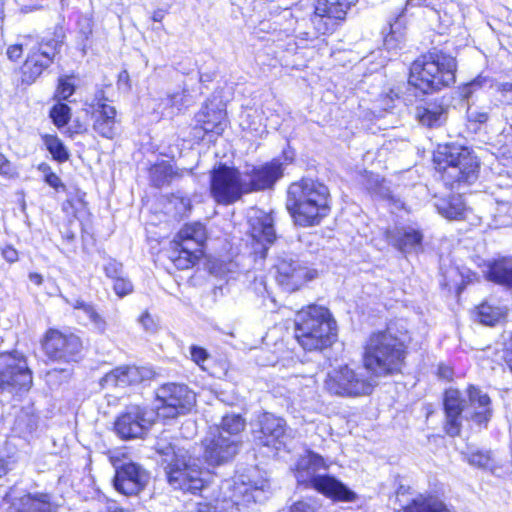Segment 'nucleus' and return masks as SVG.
Instances as JSON below:
<instances>
[{"mask_svg":"<svg viewBox=\"0 0 512 512\" xmlns=\"http://www.w3.org/2000/svg\"><path fill=\"white\" fill-rule=\"evenodd\" d=\"M406 356L405 334H398L392 326L372 333L364 345V369L375 378L401 372Z\"/></svg>","mask_w":512,"mask_h":512,"instance_id":"nucleus-1","label":"nucleus"},{"mask_svg":"<svg viewBox=\"0 0 512 512\" xmlns=\"http://www.w3.org/2000/svg\"><path fill=\"white\" fill-rule=\"evenodd\" d=\"M328 198L329 190L324 184L302 179L289 186L286 207L297 225L313 226L328 215Z\"/></svg>","mask_w":512,"mask_h":512,"instance_id":"nucleus-2","label":"nucleus"},{"mask_svg":"<svg viewBox=\"0 0 512 512\" xmlns=\"http://www.w3.org/2000/svg\"><path fill=\"white\" fill-rule=\"evenodd\" d=\"M295 339L306 351L323 350L337 339V324L330 311L319 305H309L297 312Z\"/></svg>","mask_w":512,"mask_h":512,"instance_id":"nucleus-3","label":"nucleus"},{"mask_svg":"<svg viewBox=\"0 0 512 512\" xmlns=\"http://www.w3.org/2000/svg\"><path fill=\"white\" fill-rule=\"evenodd\" d=\"M456 59L442 51L417 58L410 67L408 82L424 94L439 91L455 83Z\"/></svg>","mask_w":512,"mask_h":512,"instance_id":"nucleus-4","label":"nucleus"},{"mask_svg":"<svg viewBox=\"0 0 512 512\" xmlns=\"http://www.w3.org/2000/svg\"><path fill=\"white\" fill-rule=\"evenodd\" d=\"M326 460L317 453L307 450L296 463L295 476L299 483L310 484L318 492L337 501L352 502L356 494L342 482L329 475L317 474L320 470H326Z\"/></svg>","mask_w":512,"mask_h":512,"instance_id":"nucleus-5","label":"nucleus"},{"mask_svg":"<svg viewBox=\"0 0 512 512\" xmlns=\"http://www.w3.org/2000/svg\"><path fill=\"white\" fill-rule=\"evenodd\" d=\"M245 478L244 475H240L231 480H224L220 486L222 499L198 503L197 512H230L233 506L263 501L269 488L268 481L251 482Z\"/></svg>","mask_w":512,"mask_h":512,"instance_id":"nucleus-6","label":"nucleus"},{"mask_svg":"<svg viewBox=\"0 0 512 512\" xmlns=\"http://www.w3.org/2000/svg\"><path fill=\"white\" fill-rule=\"evenodd\" d=\"M436 170L444 183L453 188L455 183H471L477 178L479 164L468 148L456 145L439 147L434 154Z\"/></svg>","mask_w":512,"mask_h":512,"instance_id":"nucleus-7","label":"nucleus"},{"mask_svg":"<svg viewBox=\"0 0 512 512\" xmlns=\"http://www.w3.org/2000/svg\"><path fill=\"white\" fill-rule=\"evenodd\" d=\"M363 368H353L347 364L334 367L327 372L324 389L339 397H359L369 395L377 385L373 376H367Z\"/></svg>","mask_w":512,"mask_h":512,"instance_id":"nucleus-8","label":"nucleus"},{"mask_svg":"<svg viewBox=\"0 0 512 512\" xmlns=\"http://www.w3.org/2000/svg\"><path fill=\"white\" fill-rule=\"evenodd\" d=\"M32 372L26 358L18 352L0 354V401L9 402L29 391Z\"/></svg>","mask_w":512,"mask_h":512,"instance_id":"nucleus-9","label":"nucleus"},{"mask_svg":"<svg viewBox=\"0 0 512 512\" xmlns=\"http://www.w3.org/2000/svg\"><path fill=\"white\" fill-rule=\"evenodd\" d=\"M157 416L173 419L188 413L196 403V395L186 385L166 383L156 390Z\"/></svg>","mask_w":512,"mask_h":512,"instance_id":"nucleus-10","label":"nucleus"},{"mask_svg":"<svg viewBox=\"0 0 512 512\" xmlns=\"http://www.w3.org/2000/svg\"><path fill=\"white\" fill-rule=\"evenodd\" d=\"M165 472L168 483L178 490L196 493L204 488L206 480L204 471L199 465L187 456V451L183 457L171 459L165 466Z\"/></svg>","mask_w":512,"mask_h":512,"instance_id":"nucleus-11","label":"nucleus"},{"mask_svg":"<svg viewBox=\"0 0 512 512\" xmlns=\"http://www.w3.org/2000/svg\"><path fill=\"white\" fill-rule=\"evenodd\" d=\"M211 193L220 204L234 203L246 193L243 173L233 167L220 165L211 175Z\"/></svg>","mask_w":512,"mask_h":512,"instance_id":"nucleus-12","label":"nucleus"},{"mask_svg":"<svg viewBox=\"0 0 512 512\" xmlns=\"http://www.w3.org/2000/svg\"><path fill=\"white\" fill-rule=\"evenodd\" d=\"M61 43L55 39L35 41L21 67V81L32 84L54 61L59 53Z\"/></svg>","mask_w":512,"mask_h":512,"instance_id":"nucleus-13","label":"nucleus"},{"mask_svg":"<svg viewBox=\"0 0 512 512\" xmlns=\"http://www.w3.org/2000/svg\"><path fill=\"white\" fill-rule=\"evenodd\" d=\"M155 412L145 406L129 405L118 416L114 428L123 439L142 437L152 425Z\"/></svg>","mask_w":512,"mask_h":512,"instance_id":"nucleus-14","label":"nucleus"},{"mask_svg":"<svg viewBox=\"0 0 512 512\" xmlns=\"http://www.w3.org/2000/svg\"><path fill=\"white\" fill-rule=\"evenodd\" d=\"M257 428L253 430L254 441L264 447L280 450L286 445V422L283 418L271 413H263L257 421Z\"/></svg>","mask_w":512,"mask_h":512,"instance_id":"nucleus-15","label":"nucleus"},{"mask_svg":"<svg viewBox=\"0 0 512 512\" xmlns=\"http://www.w3.org/2000/svg\"><path fill=\"white\" fill-rule=\"evenodd\" d=\"M82 343L74 334H63L51 329L46 333L43 349L46 355L53 360H73L81 351Z\"/></svg>","mask_w":512,"mask_h":512,"instance_id":"nucleus-16","label":"nucleus"},{"mask_svg":"<svg viewBox=\"0 0 512 512\" xmlns=\"http://www.w3.org/2000/svg\"><path fill=\"white\" fill-rule=\"evenodd\" d=\"M356 2L357 0H317L312 18L314 26L322 34L332 32L337 20L344 19L347 10Z\"/></svg>","mask_w":512,"mask_h":512,"instance_id":"nucleus-17","label":"nucleus"},{"mask_svg":"<svg viewBox=\"0 0 512 512\" xmlns=\"http://www.w3.org/2000/svg\"><path fill=\"white\" fill-rule=\"evenodd\" d=\"M104 91L96 92L92 103L93 129L102 137L112 139L116 134V109L107 103Z\"/></svg>","mask_w":512,"mask_h":512,"instance_id":"nucleus-18","label":"nucleus"},{"mask_svg":"<svg viewBox=\"0 0 512 512\" xmlns=\"http://www.w3.org/2000/svg\"><path fill=\"white\" fill-rule=\"evenodd\" d=\"M6 499L10 502L8 512H58V505L46 493L10 491Z\"/></svg>","mask_w":512,"mask_h":512,"instance_id":"nucleus-19","label":"nucleus"},{"mask_svg":"<svg viewBox=\"0 0 512 512\" xmlns=\"http://www.w3.org/2000/svg\"><path fill=\"white\" fill-rule=\"evenodd\" d=\"M149 481V474L136 463L124 464L116 471L115 489L123 495H136L142 491Z\"/></svg>","mask_w":512,"mask_h":512,"instance_id":"nucleus-20","label":"nucleus"},{"mask_svg":"<svg viewBox=\"0 0 512 512\" xmlns=\"http://www.w3.org/2000/svg\"><path fill=\"white\" fill-rule=\"evenodd\" d=\"M204 457L210 465H220L231 460L238 452L240 442L226 437L223 432L204 440Z\"/></svg>","mask_w":512,"mask_h":512,"instance_id":"nucleus-21","label":"nucleus"},{"mask_svg":"<svg viewBox=\"0 0 512 512\" xmlns=\"http://www.w3.org/2000/svg\"><path fill=\"white\" fill-rule=\"evenodd\" d=\"M153 371L146 367L120 366L105 374L100 380L103 388H126L151 379Z\"/></svg>","mask_w":512,"mask_h":512,"instance_id":"nucleus-22","label":"nucleus"},{"mask_svg":"<svg viewBox=\"0 0 512 512\" xmlns=\"http://www.w3.org/2000/svg\"><path fill=\"white\" fill-rule=\"evenodd\" d=\"M444 409L446 416L445 430L448 435H459L462 420L467 419L468 402L457 389H448L444 397Z\"/></svg>","mask_w":512,"mask_h":512,"instance_id":"nucleus-23","label":"nucleus"},{"mask_svg":"<svg viewBox=\"0 0 512 512\" xmlns=\"http://www.w3.org/2000/svg\"><path fill=\"white\" fill-rule=\"evenodd\" d=\"M281 175V165L278 162L247 168L243 172L244 191L249 193L270 188Z\"/></svg>","mask_w":512,"mask_h":512,"instance_id":"nucleus-24","label":"nucleus"},{"mask_svg":"<svg viewBox=\"0 0 512 512\" xmlns=\"http://www.w3.org/2000/svg\"><path fill=\"white\" fill-rule=\"evenodd\" d=\"M249 233L258 242L273 243L276 239L274 218L271 213L259 208H250L247 213Z\"/></svg>","mask_w":512,"mask_h":512,"instance_id":"nucleus-25","label":"nucleus"},{"mask_svg":"<svg viewBox=\"0 0 512 512\" xmlns=\"http://www.w3.org/2000/svg\"><path fill=\"white\" fill-rule=\"evenodd\" d=\"M308 274V269L293 259H282L277 264V281L288 291L297 290L306 282Z\"/></svg>","mask_w":512,"mask_h":512,"instance_id":"nucleus-26","label":"nucleus"},{"mask_svg":"<svg viewBox=\"0 0 512 512\" xmlns=\"http://www.w3.org/2000/svg\"><path fill=\"white\" fill-rule=\"evenodd\" d=\"M467 419L477 424L487 423L492 416L491 400L488 394L471 385L467 389Z\"/></svg>","mask_w":512,"mask_h":512,"instance_id":"nucleus-27","label":"nucleus"},{"mask_svg":"<svg viewBox=\"0 0 512 512\" xmlns=\"http://www.w3.org/2000/svg\"><path fill=\"white\" fill-rule=\"evenodd\" d=\"M207 240V230L204 224L192 222L185 224L177 233L174 243L178 248L192 249L203 253L202 248Z\"/></svg>","mask_w":512,"mask_h":512,"instance_id":"nucleus-28","label":"nucleus"},{"mask_svg":"<svg viewBox=\"0 0 512 512\" xmlns=\"http://www.w3.org/2000/svg\"><path fill=\"white\" fill-rule=\"evenodd\" d=\"M195 121V131L200 129L204 133L221 135L226 128L223 112L221 110L210 109L207 105L203 106L195 115Z\"/></svg>","mask_w":512,"mask_h":512,"instance_id":"nucleus-29","label":"nucleus"},{"mask_svg":"<svg viewBox=\"0 0 512 512\" xmlns=\"http://www.w3.org/2000/svg\"><path fill=\"white\" fill-rule=\"evenodd\" d=\"M387 238L400 251L410 252L421 247L423 235L413 227H403L395 232H388Z\"/></svg>","mask_w":512,"mask_h":512,"instance_id":"nucleus-30","label":"nucleus"},{"mask_svg":"<svg viewBox=\"0 0 512 512\" xmlns=\"http://www.w3.org/2000/svg\"><path fill=\"white\" fill-rule=\"evenodd\" d=\"M448 117L447 108L438 103H428L423 106H417L415 118L418 122L428 128H438L442 126Z\"/></svg>","mask_w":512,"mask_h":512,"instance_id":"nucleus-31","label":"nucleus"},{"mask_svg":"<svg viewBox=\"0 0 512 512\" xmlns=\"http://www.w3.org/2000/svg\"><path fill=\"white\" fill-rule=\"evenodd\" d=\"M39 418L33 406L23 407L16 415L13 432L19 437L28 438L37 430Z\"/></svg>","mask_w":512,"mask_h":512,"instance_id":"nucleus-32","label":"nucleus"},{"mask_svg":"<svg viewBox=\"0 0 512 512\" xmlns=\"http://www.w3.org/2000/svg\"><path fill=\"white\" fill-rule=\"evenodd\" d=\"M398 512H452L438 497L418 495L402 511Z\"/></svg>","mask_w":512,"mask_h":512,"instance_id":"nucleus-33","label":"nucleus"},{"mask_svg":"<svg viewBox=\"0 0 512 512\" xmlns=\"http://www.w3.org/2000/svg\"><path fill=\"white\" fill-rule=\"evenodd\" d=\"M488 277L493 282L512 287V259L502 258L492 263Z\"/></svg>","mask_w":512,"mask_h":512,"instance_id":"nucleus-34","label":"nucleus"},{"mask_svg":"<svg viewBox=\"0 0 512 512\" xmlns=\"http://www.w3.org/2000/svg\"><path fill=\"white\" fill-rule=\"evenodd\" d=\"M435 206L443 217L450 220L459 219L465 210V204L460 195L439 199Z\"/></svg>","mask_w":512,"mask_h":512,"instance_id":"nucleus-35","label":"nucleus"},{"mask_svg":"<svg viewBox=\"0 0 512 512\" xmlns=\"http://www.w3.org/2000/svg\"><path fill=\"white\" fill-rule=\"evenodd\" d=\"M367 189L371 194L388 201L396 209H401L404 206V203L400 198L393 194L390 188L386 185V182L383 179H380L379 176L368 181Z\"/></svg>","mask_w":512,"mask_h":512,"instance_id":"nucleus-36","label":"nucleus"},{"mask_svg":"<svg viewBox=\"0 0 512 512\" xmlns=\"http://www.w3.org/2000/svg\"><path fill=\"white\" fill-rule=\"evenodd\" d=\"M155 449L159 454L166 457L164 459L166 463L171 459L183 457V453L187 451L184 447H180L178 443L172 442L171 437L166 432H163L157 438Z\"/></svg>","mask_w":512,"mask_h":512,"instance_id":"nucleus-37","label":"nucleus"},{"mask_svg":"<svg viewBox=\"0 0 512 512\" xmlns=\"http://www.w3.org/2000/svg\"><path fill=\"white\" fill-rule=\"evenodd\" d=\"M245 421L240 415H226L222 418L221 426L215 429L219 434L223 432L226 437H231L238 440V434L244 429Z\"/></svg>","mask_w":512,"mask_h":512,"instance_id":"nucleus-38","label":"nucleus"},{"mask_svg":"<svg viewBox=\"0 0 512 512\" xmlns=\"http://www.w3.org/2000/svg\"><path fill=\"white\" fill-rule=\"evenodd\" d=\"M503 316V311L499 307H494L487 303H483L477 307L476 317L480 323L493 326Z\"/></svg>","mask_w":512,"mask_h":512,"instance_id":"nucleus-39","label":"nucleus"},{"mask_svg":"<svg viewBox=\"0 0 512 512\" xmlns=\"http://www.w3.org/2000/svg\"><path fill=\"white\" fill-rule=\"evenodd\" d=\"M44 144L53 158L59 162H65L69 158V153L62 141L54 135H45L43 137Z\"/></svg>","mask_w":512,"mask_h":512,"instance_id":"nucleus-40","label":"nucleus"},{"mask_svg":"<svg viewBox=\"0 0 512 512\" xmlns=\"http://www.w3.org/2000/svg\"><path fill=\"white\" fill-rule=\"evenodd\" d=\"M174 176H181V174L174 171L171 165L159 164L151 169L152 181L158 187L170 182Z\"/></svg>","mask_w":512,"mask_h":512,"instance_id":"nucleus-41","label":"nucleus"},{"mask_svg":"<svg viewBox=\"0 0 512 512\" xmlns=\"http://www.w3.org/2000/svg\"><path fill=\"white\" fill-rule=\"evenodd\" d=\"M179 255L176 258H172L175 266L178 269H188L201 257L202 253L192 249L179 248Z\"/></svg>","mask_w":512,"mask_h":512,"instance_id":"nucleus-42","label":"nucleus"},{"mask_svg":"<svg viewBox=\"0 0 512 512\" xmlns=\"http://www.w3.org/2000/svg\"><path fill=\"white\" fill-rule=\"evenodd\" d=\"M71 109L67 104L57 103L54 105L50 111V117L53 123L61 128L65 126L70 120Z\"/></svg>","mask_w":512,"mask_h":512,"instance_id":"nucleus-43","label":"nucleus"},{"mask_svg":"<svg viewBox=\"0 0 512 512\" xmlns=\"http://www.w3.org/2000/svg\"><path fill=\"white\" fill-rule=\"evenodd\" d=\"M242 126L245 129L258 132L264 126L262 113L257 109H249L242 116Z\"/></svg>","mask_w":512,"mask_h":512,"instance_id":"nucleus-44","label":"nucleus"},{"mask_svg":"<svg viewBox=\"0 0 512 512\" xmlns=\"http://www.w3.org/2000/svg\"><path fill=\"white\" fill-rule=\"evenodd\" d=\"M74 92L75 82L73 76H61L58 79L55 97L59 100H67Z\"/></svg>","mask_w":512,"mask_h":512,"instance_id":"nucleus-45","label":"nucleus"},{"mask_svg":"<svg viewBox=\"0 0 512 512\" xmlns=\"http://www.w3.org/2000/svg\"><path fill=\"white\" fill-rule=\"evenodd\" d=\"M34 43L35 41L32 36H23L21 43L10 45L7 48V57L12 61L19 60L23 54V49L26 48L30 51V48L33 46Z\"/></svg>","mask_w":512,"mask_h":512,"instance_id":"nucleus-46","label":"nucleus"},{"mask_svg":"<svg viewBox=\"0 0 512 512\" xmlns=\"http://www.w3.org/2000/svg\"><path fill=\"white\" fill-rule=\"evenodd\" d=\"M468 461L475 467L489 470H493L495 468L494 459L490 452L477 451L471 453Z\"/></svg>","mask_w":512,"mask_h":512,"instance_id":"nucleus-47","label":"nucleus"},{"mask_svg":"<svg viewBox=\"0 0 512 512\" xmlns=\"http://www.w3.org/2000/svg\"><path fill=\"white\" fill-rule=\"evenodd\" d=\"M490 107L469 106L467 108V120L472 123L484 124L488 121L491 115Z\"/></svg>","mask_w":512,"mask_h":512,"instance_id":"nucleus-48","label":"nucleus"},{"mask_svg":"<svg viewBox=\"0 0 512 512\" xmlns=\"http://www.w3.org/2000/svg\"><path fill=\"white\" fill-rule=\"evenodd\" d=\"M61 297L65 300L66 303L70 304L74 309L82 311L85 314V316L90 320L91 323L95 321L96 318H98V316L100 315V313H98L95 307L90 303H86L81 299H75L71 301L67 297H64L62 295Z\"/></svg>","mask_w":512,"mask_h":512,"instance_id":"nucleus-49","label":"nucleus"},{"mask_svg":"<svg viewBox=\"0 0 512 512\" xmlns=\"http://www.w3.org/2000/svg\"><path fill=\"white\" fill-rule=\"evenodd\" d=\"M279 512H324L322 505L313 499L302 500L294 503L288 510Z\"/></svg>","mask_w":512,"mask_h":512,"instance_id":"nucleus-50","label":"nucleus"},{"mask_svg":"<svg viewBox=\"0 0 512 512\" xmlns=\"http://www.w3.org/2000/svg\"><path fill=\"white\" fill-rule=\"evenodd\" d=\"M398 27V21L390 25V33L384 38V46L387 50L397 49L403 40V34L396 31Z\"/></svg>","mask_w":512,"mask_h":512,"instance_id":"nucleus-51","label":"nucleus"},{"mask_svg":"<svg viewBox=\"0 0 512 512\" xmlns=\"http://www.w3.org/2000/svg\"><path fill=\"white\" fill-rule=\"evenodd\" d=\"M113 281V290L120 298H123L133 292V285L131 281L123 277V275L117 277Z\"/></svg>","mask_w":512,"mask_h":512,"instance_id":"nucleus-52","label":"nucleus"},{"mask_svg":"<svg viewBox=\"0 0 512 512\" xmlns=\"http://www.w3.org/2000/svg\"><path fill=\"white\" fill-rule=\"evenodd\" d=\"M190 354L191 359L203 370H206L205 362L209 359L207 351L202 347L193 345L190 347Z\"/></svg>","mask_w":512,"mask_h":512,"instance_id":"nucleus-53","label":"nucleus"},{"mask_svg":"<svg viewBox=\"0 0 512 512\" xmlns=\"http://www.w3.org/2000/svg\"><path fill=\"white\" fill-rule=\"evenodd\" d=\"M103 270L106 276L111 278L112 280L123 275L122 264L114 259H109L107 263L103 266Z\"/></svg>","mask_w":512,"mask_h":512,"instance_id":"nucleus-54","label":"nucleus"},{"mask_svg":"<svg viewBox=\"0 0 512 512\" xmlns=\"http://www.w3.org/2000/svg\"><path fill=\"white\" fill-rule=\"evenodd\" d=\"M486 83H488V80L486 78L478 77L474 79L463 88V97L469 98L476 89L484 86Z\"/></svg>","mask_w":512,"mask_h":512,"instance_id":"nucleus-55","label":"nucleus"},{"mask_svg":"<svg viewBox=\"0 0 512 512\" xmlns=\"http://www.w3.org/2000/svg\"><path fill=\"white\" fill-rule=\"evenodd\" d=\"M496 90L501 94L508 104H512V83L501 82L496 85Z\"/></svg>","mask_w":512,"mask_h":512,"instance_id":"nucleus-56","label":"nucleus"},{"mask_svg":"<svg viewBox=\"0 0 512 512\" xmlns=\"http://www.w3.org/2000/svg\"><path fill=\"white\" fill-rule=\"evenodd\" d=\"M139 322L142 325V327L150 333H153L156 331L157 325L152 316L148 312H144L140 318Z\"/></svg>","mask_w":512,"mask_h":512,"instance_id":"nucleus-57","label":"nucleus"},{"mask_svg":"<svg viewBox=\"0 0 512 512\" xmlns=\"http://www.w3.org/2000/svg\"><path fill=\"white\" fill-rule=\"evenodd\" d=\"M43 172L45 173V181L48 185H50L53 188H58L59 186H62V182L60 178L52 171H50V168L45 166L43 168Z\"/></svg>","mask_w":512,"mask_h":512,"instance_id":"nucleus-58","label":"nucleus"},{"mask_svg":"<svg viewBox=\"0 0 512 512\" xmlns=\"http://www.w3.org/2000/svg\"><path fill=\"white\" fill-rule=\"evenodd\" d=\"M92 325L94 330L101 335L105 334L108 328V323L101 314L92 322Z\"/></svg>","mask_w":512,"mask_h":512,"instance_id":"nucleus-59","label":"nucleus"},{"mask_svg":"<svg viewBox=\"0 0 512 512\" xmlns=\"http://www.w3.org/2000/svg\"><path fill=\"white\" fill-rule=\"evenodd\" d=\"M2 256L10 263L18 260V252L12 246H6L2 249Z\"/></svg>","mask_w":512,"mask_h":512,"instance_id":"nucleus-60","label":"nucleus"},{"mask_svg":"<svg viewBox=\"0 0 512 512\" xmlns=\"http://www.w3.org/2000/svg\"><path fill=\"white\" fill-rule=\"evenodd\" d=\"M399 97H398V93L394 92V90H391L389 94H387L383 99H382V102H383V106L382 108L384 110H389L391 108L394 107V101L397 100Z\"/></svg>","mask_w":512,"mask_h":512,"instance_id":"nucleus-61","label":"nucleus"},{"mask_svg":"<svg viewBox=\"0 0 512 512\" xmlns=\"http://www.w3.org/2000/svg\"><path fill=\"white\" fill-rule=\"evenodd\" d=\"M12 172L11 163L9 160L0 153V174L9 175Z\"/></svg>","mask_w":512,"mask_h":512,"instance_id":"nucleus-62","label":"nucleus"},{"mask_svg":"<svg viewBox=\"0 0 512 512\" xmlns=\"http://www.w3.org/2000/svg\"><path fill=\"white\" fill-rule=\"evenodd\" d=\"M430 4L431 0H407L405 10L407 11L409 8L428 7Z\"/></svg>","mask_w":512,"mask_h":512,"instance_id":"nucleus-63","label":"nucleus"},{"mask_svg":"<svg viewBox=\"0 0 512 512\" xmlns=\"http://www.w3.org/2000/svg\"><path fill=\"white\" fill-rule=\"evenodd\" d=\"M166 13H167V10H165V9L155 10L152 14L153 21L161 22L163 20V18L165 17Z\"/></svg>","mask_w":512,"mask_h":512,"instance_id":"nucleus-64","label":"nucleus"}]
</instances>
